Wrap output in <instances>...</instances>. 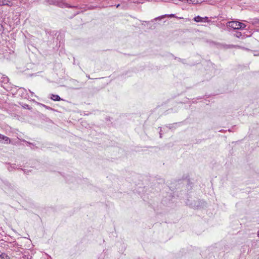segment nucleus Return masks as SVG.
Here are the masks:
<instances>
[{"mask_svg": "<svg viewBox=\"0 0 259 259\" xmlns=\"http://www.w3.org/2000/svg\"><path fill=\"white\" fill-rule=\"evenodd\" d=\"M119 6H120V5H119V4H118V5H117L116 6V7H117V8H118V7H119Z\"/></svg>", "mask_w": 259, "mask_h": 259, "instance_id": "a211bd4d", "label": "nucleus"}, {"mask_svg": "<svg viewBox=\"0 0 259 259\" xmlns=\"http://www.w3.org/2000/svg\"><path fill=\"white\" fill-rule=\"evenodd\" d=\"M1 140H2L1 143L5 144H10L11 143V139L9 137L4 135H3Z\"/></svg>", "mask_w": 259, "mask_h": 259, "instance_id": "0eeeda50", "label": "nucleus"}, {"mask_svg": "<svg viewBox=\"0 0 259 259\" xmlns=\"http://www.w3.org/2000/svg\"><path fill=\"white\" fill-rule=\"evenodd\" d=\"M257 236H258L259 237V230L258 231V232H257Z\"/></svg>", "mask_w": 259, "mask_h": 259, "instance_id": "f3484780", "label": "nucleus"}, {"mask_svg": "<svg viewBox=\"0 0 259 259\" xmlns=\"http://www.w3.org/2000/svg\"><path fill=\"white\" fill-rule=\"evenodd\" d=\"M23 257H24L25 258L26 257V256L25 255L24 256H23ZM27 259H31V257L29 258L28 256H27Z\"/></svg>", "mask_w": 259, "mask_h": 259, "instance_id": "dca6fc26", "label": "nucleus"}, {"mask_svg": "<svg viewBox=\"0 0 259 259\" xmlns=\"http://www.w3.org/2000/svg\"><path fill=\"white\" fill-rule=\"evenodd\" d=\"M3 30V25L0 24V31Z\"/></svg>", "mask_w": 259, "mask_h": 259, "instance_id": "2eb2a0df", "label": "nucleus"}, {"mask_svg": "<svg viewBox=\"0 0 259 259\" xmlns=\"http://www.w3.org/2000/svg\"><path fill=\"white\" fill-rule=\"evenodd\" d=\"M50 98L55 101H59L62 100L59 95L54 94H51Z\"/></svg>", "mask_w": 259, "mask_h": 259, "instance_id": "6e6552de", "label": "nucleus"}, {"mask_svg": "<svg viewBox=\"0 0 259 259\" xmlns=\"http://www.w3.org/2000/svg\"><path fill=\"white\" fill-rule=\"evenodd\" d=\"M8 170H9V171H10V170H11V169H10V167H9V168H8Z\"/></svg>", "mask_w": 259, "mask_h": 259, "instance_id": "6ab92c4d", "label": "nucleus"}, {"mask_svg": "<svg viewBox=\"0 0 259 259\" xmlns=\"http://www.w3.org/2000/svg\"><path fill=\"white\" fill-rule=\"evenodd\" d=\"M193 20L197 23H210L211 22V19L209 17L207 16L201 17L199 15L195 16L193 18Z\"/></svg>", "mask_w": 259, "mask_h": 259, "instance_id": "20e7f679", "label": "nucleus"}, {"mask_svg": "<svg viewBox=\"0 0 259 259\" xmlns=\"http://www.w3.org/2000/svg\"><path fill=\"white\" fill-rule=\"evenodd\" d=\"M166 16H167V17H170V18H172V17H176L175 14H170V15H163V16H162L157 17V18H156L155 19V20L161 19V18H163L164 17H166Z\"/></svg>", "mask_w": 259, "mask_h": 259, "instance_id": "9d476101", "label": "nucleus"}, {"mask_svg": "<svg viewBox=\"0 0 259 259\" xmlns=\"http://www.w3.org/2000/svg\"><path fill=\"white\" fill-rule=\"evenodd\" d=\"M0 85L7 91H11V87L10 86L9 79L8 77L5 75L0 73Z\"/></svg>", "mask_w": 259, "mask_h": 259, "instance_id": "7ed1b4c3", "label": "nucleus"}, {"mask_svg": "<svg viewBox=\"0 0 259 259\" xmlns=\"http://www.w3.org/2000/svg\"><path fill=\"white\" fill-rule=\"evenodd\" d=\"M0 259H11L10 256L6 253H2L0 254Z\"/></svg>", "mask_w": 259, "mask_h": 259, "instance_id": "1a4fd4ad", "label": "nucleus"}, {"mask_svg": "<svg viewBox=\"0 0 259 259\" xmlns=\"http://www.w3.org/2000/svg\"><path fill=\"white\" fill-rule=\"evenodd\" d=\"M50 5H55L59 7L63 8H77V7L71 6L66 3L64 0H46Z\"/></svg>", "mask_w": 259, "mask_h": 259, "instance_id": "f03ea898", "label": "nucleus"}, {"mask_svg": "<svg viewBox=\"0 0 259 259\" xmlns=\"http://www.w3.org/2000/svg\"><path fill=\"white\" fill-rule=\"evenodd\" d=\"M226 26L230 29L234 30H243L246 25L242 22L238 21H231L226 23Z\"/></svg>", "mask_w": 259, "mask_h": 259, "instance_id": "f257e3e1", "label": "nucleus"}, {"mask_svg": "<svg viewBox=\"0 0 259 259\" xmlns=\"http://www.w3.org/2000/svg\"><path fill=\"white\" fill-rule=\"evenodd\" d=\"M18 92L22 97L24 98H26L27 97V91L25 89L23 88H20L18 90Z\"/></svg>", "mask_w": 259, "mask_h": 259, "instance_id": "423d86ee", "label": "nucleus"}, {"mask_svg": "<svg viewBox=\"0 0 259 259\" xmlns=\"http://www.w3.org/2000/svg\"><path fill=\"white\" fill-rule=\"evenodd\" d=\"M40 105L42 107L45 108L46 109L50 110H54V109H53L52 108H51L48 106H47L46 105H44L42 104H40Z\"/></svg>", "mask_w": 259, "mask_h": 259, "instance_id": "ddd939ff", "label": "nucleus"}, {"mask_svg": "<svg viewBox=\"0 0 259 259\" xmlns=\"http://www.w3.org/2000/svg\"><path fill=\"white\" fill-rule=\"evenodd\" d=\"M252 33L251 32H249V34H245V32L242 33L240 31H236L234 34V35L238 38H241L242 39L245 38L246 37H249L251 35Z\"/></svg>", "mask_w": 259, "mask_h": 259, "instance_id": "39448f33", "label": "nucleus"}, {"mask_svg": "<svg viewBox=\"0 0 259 259\" xmlns=\"http://www.w3.org/2000/svg\"><path fill=\"white\" fill-rule=\"evenodd\" d=\"M250 23L254 25L258 24L259 23V19L257 18H254L251 21Z\"/></svg>", "mask_w": 259, "mask_h": 259, "instance_id": "9b49d317", "label": "nucleus"}, {"mask_svg": "<svg viewBox=\"0 0 259 259\" xmlns=\"http://www.w3.org/2000/svg\"><path fill=\"white\" fill-rule=\"evenodd\" d=\"M160 137L161 138L162 137V135L160 134Z\"/></svg>", "mask_w": 259, "mask_h": 259, "instance_id": "aec40b11", "label": "nucleus"}, {"mask_svg": "<svg viewBox=\"0 0 259 259\" xmlns=\"http://www.w3.org/2000/svg\"><path fill=\"white\" fill-rule=\"evenodd\" d=\"M29 92L31 94V97H35L36 96L34 95V93L31 92L30 90H29Z\"/></svg>", "mask_w": 259, "mask_h": 259, "instance_id": "4468645a", "label": "nucleus"}, {"mask_svg": "<svg viewBox=\"0 0 259 259\" xmlns=\"http://www.w3.org/2000/svg\"><path fill=\"white\" fill-rule=\"evenodd\" d=\"M22 141L24 142H25L26 143H27V144L29 146H30L31 148V149H33L34 148V147L35 146V145L33 144V143H31L30 142H29L28 141H26V140L23 139L22 140Z\"/></svg>", "mask_w": 259, "mask_h": 259, "instance_id": "f8f14e48", "label": "nucleus"}]
</instances>
